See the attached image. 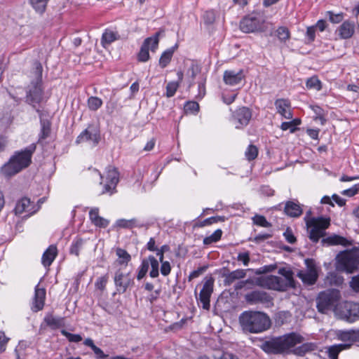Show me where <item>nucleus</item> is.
<instances>
[{"label": "nucleus", "instance_id": "62", "mask_svg": "<svg viewBox=\"0 0 359 359\" xmlns=\"http://www.w3.org/2000/svg\"><path fill=\"white\" fill-rule=\"evenodd\" d=\"M205 79H204L203 81L198 83V93L196 96V99L201 100L205 95Z\"/></svg>", "mask_w": 359, "mask_h": 359}, {"label": "nucleus", "instance_id": "60", "mask_svg": "<svg viewBox=\"0 0 359 359\" xmlns=\"http://www.w3.org/2000/svg\"><path fill=\"white\" fill-rule=\"evenodd\" d=\"M327 15L329 16V20L333 23H339L343 20V13L334 14L332 11H327Z\"/></svg>", "mask_w": 359, "mask_h": 359}, {"label": "nucleus", "instance_id": "42", "mask_svg": "<svg viewBox=\"0 0 359 359\" xmlns=\"http://www.w3.org/2000/svg\"><path fill=\"white\" fill-rule=\"evenodd\" d=\"M49 0H29V3L33 8L39 13H43L46 8Z\"/></svg>", "mask_w": 359, "mask_h": 359}, {"label": "nucleus", "instance_id": "45", "mask_svg": "<svg viewBox=\"0 0 359 359\" xmlns=\"http://www.w3.org/2000/svg\"><path fill=\"white\" fill-rule=\"evenodd\" d=\"M102 105V101L97 97L91 96L88 100V108L92 111H97Z\"/></svg>", "mask_w": 359, "mask_h": 359}, {"label": "nucleus", "instance_id": "19", "mask_svg": "<svg viewBox=\"0 0 359 359\" xmlns=\"http://www.w3.org/2000/svg\"><path fill=\"white\" fill-rule=\"evenodd\" d=\"M46 291L44 287H40L39 283L34 288L32 310L38 312L43 309L46 299Z\"/></svg>", "mask_w": 359, "mask_h": 359}, {"label": "nucleus", "instance_id": "43", "mask_svg": "<svg viewBox=\"0 0 359 359\" xmlns=\"http://www.w3.org/2000/svg\"><path fill=\"white\" fill-rule=\"evenodd\" d=\"M222 235V231L221 229H217L210 236H207L203 239V244L208 245L212 243H216L220 240Z\"/></svg>", "mask_w": 359, "mask_h": 359}, {"label": "nucleus", "instance_id": "23", "mask_svg": "<svg viewBox=\"0 0 359 359\" xmlns=\"http://www.w3.org/2000/svg\"><path fill=\"white\" fill-rule=\"evenodd\" d=\"M277 112L283 116L285 118L290 119L292 118V114L290 111L287 109L290 107V102L287 99H277L274 103Z\"/></svg>", "mask_w": 359, "mask_h": 359}, {"label": "nucleus", "instance_id": "61", "mask_svg": "<svg viewBox=\"0 0 359 359\" xmlns=\"http://www.w3.org/2000/svg\"><path fill=\"white\" fill-rule=\"evenodd\" d=\"M161 273L163 276H167L170 274L171 271V266L170 264L168 261H162L161 262Z\"/></svg>", "mask_w": 359, "mask_h": 359}, {"label": "nucleus", "instance_id": "10", "mask_svg": "<svg viewBox=\"0 0 359 359\" xmlns=\"http://www.w3.org/2000/svg\"><path fill=\"white\" fill-rule=\"evenodd\" d=\"M114 281L118 294L125 293L129 287L134 285V278L130 271L124 272L121 269L116 271Z\"/></svg>", "mask_w": 359, "mask_h": 359}, {"label": "nucleus", "instance_id": "25", "mask_svg": "<svg viewBox=\"0 0 359 359\" xmlns=\"http://www.w3.org/2000/svg\"><path fill=\"white\" fill-rule=\"evenodd\" d=\"M36 111L40 116L41 131L39 133V141H40L42 140H46L50 136L51 132V123L48 119L43 118L41 117L42 113L41 110L36 109Z\"/></svg>", "mask_w": 359, "mask_h": 359}, {"label": "nucleus", "instance_id": "27", "mask_svg": "<svg viewBox=\"0 0 359 359\" xmlns=\"http://www.w3.org/2000/svg\"><path fill=\"white\" fill-rule=\"evenodd\" d=\"M178 48V43H175L173 46L168 48L161 55L159 59V65L161 68H165L170 62L174 53Z\"/></svg>", "mask_w": 359, "mask_h": 359}, {"label": "nucleus", "instance_id": "39", "mask_svg": "<svg viewBox=\"0 0 359 359\" xmlns=\"http://www.w3.org/2000/svg\"><path fill=\"white\" fill-rule=\"evenodd\" d=\"M306 86L309 89H315L319 91L322 89V83L317 76H313L306 80Z\"/></svg>", "mask_w": 359, "mask_h": 359}, {"label": "nucleus", "instance_id": "4", "mask_svg": "<svg viewBox=\"0 0 359 359\" xmlns=\"http://www.w3.org/2000/svg\"><path fill=\"white\" fill-rule=\"evenodd\" d=\"M42 73L41 63L38 60L34 61L31 71L32 80L26 87L25 97V102L33 107H35V104L40 103L43 98Z\"/></svg>", "mask_w": 359, "mask_h": 359}, {"label": "nucleus", "instance_id": "8", "mask_svg": "<svg viewBox=\"0 0 359 359\" xmlns=\"http://www.w3.org/2000/svg\"><path fill=\"white\" fill-rule=\"evenodd\" d=\"M337 257L338 270L352 273L358 269L359 249L354 248L351 250L344 251Z\"/></svg>", "mask_w": 359, "mask_h": 359}, {"label": "nucleus", "instance_id": "53", "mask_svg": "<svg viewBox=\"0 0 359 359\" xmlns=\"http://www.w3.org/2000/svg\"><path fill=\"white\" fill-rule=\"evenodd\" d=\"M276 269V264L265 265L252 271L256 275H261L273 271Z\"/></svg>", "mask_w": 359, "mask_h": 359}, {"label": "nucleus", "instance_id": "30", "mask_svg": "<svg viewBox=\"0 0 359 359\" xmlns=\"http://www.w3.org/2000/svg\"><path fill=\"white\" fill-rule=\"evenodd\" d=\"M119 173L116 168L108 166L107 168V182H109L113 185V188L116 189V187L119 181Z\"/></svg>", "mask_w": 359, "mask_h": 359}, {"label": "nucleus", "instance_id": "24", "mask_svg": "<svg viewBox=\"0 0 359 359\" xmlns=\"http://www.w3.org/2000/svg\"><path fill=\"white\" fill-rule=\"evenodd\" d=\"M57 255V247L54 245H50L43 252L41 257V263L45 266L51 265L54 259Z\"/></svg>", "mask_w": 359, "mask_h": 359}, {"label": "nucleus", "instance_id": "52", "mask_svg": "<svg viewBox=\"0 0 359 359\" xmlns=\"http://www.w3.org/2000/svg\"><path fill=\"white\" fill-rule=\"evenodd\" d=\"M61 334L66 337L70 342H79L82 340V337L80 334H72L65 330H61Z\"/></svg>", "mask_w": 359, "mask_h": 359}, {"label": "nucleus", "instance_id": "47", "mask_svg": "<svg viewBox=\"0 0 359 359\" xmlns=\"http://www.w3.org/2000/svg\"><path fill=\"white\" fill-rule=\"evenodd\" d=\"M252 219L253 224L255 225H257V226H259L262 227H266V228L271 226V224L270 222H269L266 220V217L263 215H255L252 217Z\"/></svg>", "mask_w": 359, "mask_h": 359}, {"label": "nucleus", "instance_id": "6", "mask_svg": "<svg viewBox=\"0 0 359 359\" xmlns=\"http://www.w3.org/2000/svg\"><path fill=\"white\" fill-rule=\"evenodd\" d=\"M311 215V210H309L304 217L309 238L313 243H317L319 240L326 236V229L330 225V218L325 217H309Z\"/></svg>", "mask_w": 359, "mask_h": 359}, {"label": "nucleus", "instance_id": "18", "mask_svg": "<svg viewBox=\"0 0 359 359\" xmlns=\"http://www.w3.org/2000/svg\"><path fill=\"white\" fill-rule=\"evenodd\" d=\"M245 74L243 69L238 72L234 70H225L223 75V81L226 85L236 86L245 79Z\"/></svg>", "mask_w": 359, "mask_h": 359}, {"label": "nucleus", "instance_id": "5", "mask_svg": "<svg viewBox=\"0 0 359 359\" xmlns=\"http://www.w3.org/2000/svg\"><path fill=\"white\" fill-rule=\"evenodd\" d=\"M302 340V336L292 332L265 341L261 348L267 353L280 354L294 347L297 344L301 343Z\"/></svg>", "mask_w": 359, "mask_h": 359}, {"label": "nucleus", "instance_id": "28", "mask_svg": "<svg viewBox=\"0 0 359 359\" xmlns=\"http://www.w3.org/2000/svg\"><path fill=\"white\" fill-rule=\"evenodd\" d=\"M241 29L245 33L253 32L257 29L258 22L253 18H245L240 23Z\"/></svg>", "mask_w": 359, "mask_h": 359}, {"label": "nucleus", "instance_id": "2", "mask_svg": "<svg viewBox=\"0 0 359 359\" xmlns=\"http://www.w3.org/2000/svg\"><path fill=\"white\" fill-rule=\"evenodd\" d=\"M36 146L31 144L25 149L15 151L8 161L1 167L2 175L9 178L29 167Z\"/></svg>", "mask_w": 359, "mask_h": 359}, {"label": "nucleus", "instance_id": "16", "mask_svg": "<svg viewBox=\"0 0 359 359\" xmlns=\"http://www.w3.org/2000/svg\"><path fill=\"white\" fill-rule=\"evenodd\" d=\"M214 280L210 278L205 280L200 291L198 300L203 304V308L208 310L210 309V299L213 291Z\"/></svg>", "mask_w": 359, "mask_h": 359}, {"label": "nucleus", "instance_id": "48", "mask_svg": "<svg viewBox=\"0 0 359 359\" xmlns=\"http://www.w3.org/2000/svg\"><path fill=\"white\" fill-rule=\"evenodd\" d=\"M222 221H224V218L222 217H219V216L210 217L209 218L204 219L203 221L196 223L195 224V226H198V227H203L205 226L211 225L214 223H217L218 222H222Z\"/></svg>", "mask_w": 359, "mask_h": 359}, {"label": "nucleus", "instance_id": "17", "mask_svg": "<svg viewBox=\"0 0 359 359\" xmlns=\"http://www.w3.org/2000/svg\"><path fill=\"white\" fill-rule=\"evenodd\" d=\"M224 269V272L222 273V276L224 278V285L225 286H230L236 280L244 278L246 276L247 271H254V269H239L233 271H229L228 269L225 268Z\"/></svg>", "mask_w": 359, "mask_h": 359}, {"label": "nucleus", "instance_id": "37", "mask_svg": "<svg viewBox=\"0 0 359 359\" xmlns=\"http://www.w3.org/2000/svg\"><path fill=\"white\" fill-rule=\"evenodd\" d=\"M116 225L121 228H126V229H131L134 226H139L142 227L143 225L137 223V220L136 219H118L116 222Z\"/></svg>", "mask_w": 359, "mask_h": 359}, {"label": "nucleus", "instance_id": "11", "mask_svg": "<svg viewBox=\"0 0 359 359\" xmlns=\"http://www.w3.org/2000/svg\"><path fill=\"white\" fill-rule=\"evenodd\" d=\"M340 318L348 323H354L359 320V303L345 302L339 309Z\"/></svg>", "mask_w": 359, "mask_h": 359}, {"label": "nucleus", "instance_id": "7", "mask_svg": "<svg viewBox=\"0 0 359 359\" xmlns=\"http://www.w3.org/2000/svg\"><path fill=\"white\" fill-rule=\"evenodd\" d=\"M341 298L339 290L336 289L320 292L316 298V308L320 313H327L333 310Z\"/></svg>", "mask_w": 359, "mask_h": 359}, {"label": "nucleus", "instance_id": "34", "mask_svg": "<svg viewBox=\"0 0 359 359\" xmlns=\"http://www.w3.org/2000/svg\"><path fill=\"white\" fill-rule=\"evenodd\" d=\"M350 348V344H334L328 348V355L330 359H338L339 353Z\"/></svg>", "mask_w": 359, "mask_h": 359}, {"label": "nucleus", "instance_id": "12", "mask_svg": "<svg viewBox=\"0 0 359 359\" xmlns=\"http://www.w3.org/2000/svg\"><path fill=\"white\" fill-rule=\"evenodd\" d=\"M162 32H156L153 36L147 38L140 50V52L137 55V59L140 62H145L149 59V49L154 52L158 48V42H159V36Z\"/></svg>", "mask_w": 359, "mask_h": 359}, {"label": "nucleus", "instance_id": "63", "mask_svg": "<svg viewBox=\"0 0 359 359\" xmlns=\"http://www.w3.org/2000/svg\"><path fill=\"white\" fill-rule=\"evenodd\" d=\"M285 240L291 244H293L296 242L297 239L294 236L292 231L290 228H287L286 231L283 233Z\"/></svg>", "mask_w": 359, "mask_h": 359}, {"label": "nucleus", "instance_id": "57", "mask_svg": "<svg viewBox=\"0 0 359 359\" xmlns=\"http://www.w3.org/2000/svg\"><path fill=\"white\" fill-rule=\"evenodd\" d=\"M208 268V265H205L198 268L196 270L193 271L189 276V280H191L198 278L200 275L203 273Z\"/></svg>", "mask_w": 359, "mask_h": 359}, {"label": "nucleus", "instance_id": "15", "mask_svg": "<svg viewBox=\"0 0 359 359\" xmlns=\"http://www.w3.org/2000/svg\"><path fill=\"white\" fill-rule=\"evenodd\" d=\"M39 205H34L32 203L29 198L23 197L17 202L14 211L15 215L27 212L29 215H32L39 211Z\"/></svg>", "mask_w": 359, "mask_h": 359}, {"label": "nucleus", "instance_id": "35", "mask_svg": "<svg viewBox=\"0 0 359 359\" xmlns=\"http://www.w3.org/2000/svg\"><path fill=\"white\" fill-rule=\"evenodd\" d=\"M116 253L118 257V259L116 261V263L120 265H125L126 266L128 263L131 259V257L129 253L126 250L121 248H117Z\"/></svg>", "mask_w": 359, "mask_h": 359}, {"label": "nucleus", "instance_id": "32", "mask_svg": "<svg viewBox=\"0 0 359 359\" xmlns=\"http://www.w3.org/2000/svg\"><path fill=\"white\" fill-rule=\"evenodd\" d=\"M336 337L338 340L345 342L344 344H350V347L353 344L352 329L348 330H337L336 332Z\"/></svg>", "mask_w": 359, "mask_h": 359}, {"label": "nucleus", "instance_id": "59", "mask_svg": "<svg viewBox=\"0 0 359 359\" xmlns=\"http://www.w3.org/2000/svg\"><path fill=\"white\" fill-rule=\"evenodd\" d=\"M359 191V184H355L352 187L344 190L341 194L344 196L352 197L357 194Z\"/></svg>", "mask_w": 359, "mask_h": 359}, {"label": "nucleus", "instance_id": "14", "mask_svg": "<svg viewBox=\"0 0 359 359\" xmlns=\"http://www.w3.org/2000/svg\"><path fill=\"white\" fill-rule=\"evenodd\" d=\"M92 141L95 145L97 144L100 141V131L97 127L89 125L77 137L75 141L76 144Z\"/></svg>", "mask_w": 359, "mask_h": 359}, {"label": "nucleus", "instance_id": "38", "mask_svg": "<svg viewBox=\"0 0 359 359\" xmlns=\"http://www.w3.org/2000/svg\"><path fill=\"white\" fill-rule=\"evenodd\" d=\"M327 280L331 285L340 287L343 285L344 279L343 276L339 275L336 272H331L327 276Z\"/></svg>", "mask_w": 359, "mask_h": 359}, {"label": "nucleus", "instance_id": "29", "mask_svg": "<svg viewBox=\"0 0 359 359\" xmlns=\"http://www.w3.org/2000/svg\"><path fill=\"white\" fill-rule=\"evenodd\" d=\"M119 36L117 32H113L110 29H106L102 34L101 39V44L104 48L110 45L112 42L118 39Z\"/></svg>", "mask_w": 359, "mask_h": 359}, {"label": "nucleus", "instance_id": "13", "mask_svg": "<svg viewBox=\"0 0 359 359\" xmlns=\"http://www.w3.org/2000/svg\"><path fill=\"white\" fill-rule=\"evenodd\" d=\"M252 118L251 110L246 107L237 109L232 115V121L236 128L241 129L248 125Z\"/></svg>", "mask_w": 359, "mask_h": 359}, {"label": "nucleus", "instance_id": "49", "mask_svg": "<svg viewBox=\"0 0 359 359\" xmlns=\"http://www.w3.org/2000/svg\"><path fill=\"white\" fill-rule=\"evenodd\" d=\"M245 156L248 161L255 159L258 155V149L256 146L250 144L245 151Z\"/></svg>", "mask_w": 359, "mask_h": 359}, {"label": "nucleus", "instance_id": "33", "mask_svg": "<svg viewBox=\"0 0 359 359\" xmlns=\"http://www.w3.org/2000/svg\"><path fill=\"white\" fill-rule=\"evenodd\" d=\"M86 242V240H85L82 238L78 237V236L76 237L70 246V248H69L70 254L74 255L76 257H79V252L83 248Z\"/></svg>", "mask_w": 359, "mask_h": 359}, {"label": "nucleus", "instance_id": "50", "mask_svg": "<svg viewBox=\"0 0 359 359\" xmlns=\"http://www.w3.org/2000/svg\"><path fill=\"white\" fill-rule=\"evenodd\" d=\"M184 108L186 113L196 114L199 111V104L194 101H188Z\"/></svg>", "mask_w": 359, "mask_h": 359}, {"label": "nucleus", "instance_id": "31", "mask_svg": "<svg viewBox=\"0 0 359 359\" xmlns=\"http://www.w3.org/2000/svg\"><path fill=\"white\" fill-rule=\"evenodd\" d=\"M316 346L313 343H304L301 346L294 348L292 353L298 356H304L307 353L314 351Z\"/></svg>", "mask_w": 359, "mask_h": 359}, {"label": "nucleus", "instance_id": "1", "mask_svg": "<svg viewBox=\"0 0 359 359\" xmlns=\"http://www.w3.org/2000/svg\"><path fill=\"white\" fill-rule=\"evenodd\" d=\"M239 323L245 333H262L271 325L269 316L262 311H245L239 316Z\"/></svg>", "mask_w": 359, "mask_h": 359}, {"label": "nucleus", "instance_id": "3", "mask_svg": "<svg viewBox=\"0 0 359 359\" xmlns=\"http://www.w3.org/2000/svg\"><path fill=\"white\" fill-rule=\"evenodd\" d=\"M278 274L283 278L276 276L259 277L255 280V284L259 287L277 291H285L289 287H294L295 282L292 270L283 267L278 269Z\"/></svg>", "mask_w": 359, "mask_h": 359}, {"label": "nucleus", "instance_id": "54", "mask_svg": "<svg viewBox=\"0 0 359 359\" xmlns=\"http://www.w3.org/2000/svg\"><path fill=\"white\" fill-rule=\"evenodd\" d=\"M108 279L109 277L107 274L98 278L95 283L96 288L101 291L104 290Z\"/></svg>", "mask_w": 359, "mask_h": 359}, {"label": "nucleus", "instance_id": "58", "mask_svg": "<svg viewBox=\"0 0 359 359\" xmlns=\"http://www.w3.org/2000/svg\"><path fill=\"white\" fill-rule=\"evenodd\" d=\"M237 260L242 262L244 266H248L250 262V252L247 251L238 253Z\"/></svg>", "mask_w": 359, "mask_h": 359}, {"label": "nucleus", "instance_id": "22", "mask_svg": "<svg viewBox=\"0 0 359 359\" xmlns=\"http://www.w3.org/2000/svg\"><path fill=\"white\" fill-rule=\"evenodd\" d=\"M284 212L290 217H299L303 210L298 202L288 201L285 204Z\"/></svg>", "mask_w": 359, "mask_h": 359}, {"label": "nucleus", "instance_id": "55", "mask_svg": "<svg viewBox=\"0 0 359 359\" xmlns=\"http://www.w3.org/2000/svg\"><path fill=\"white\" fill-rule=\"evenodd\" d=\"M316 38V29L314 26L309 27L306 32V43L309 44L314 41Z\"/></svg>", "mask_w": 359, "mask_h": 359}, {"label": "nucleus", "instance_id": "21", "mask_svg": "<svg viewBox=\"0 0 359 359\" xmlns=\"http://www.w3.org/2000/svg\"><path fill=\"white\" fill-rule=\"evenodd\" d=\"M337 32L342 39H350L355 32L354 22L344 21L337 29Z\"/></svg>", "mask_w": 359, "mask_h": 359}, {"label": "nucleus", "instance_id": "51", "mask_svg": "<svg viewBox=\"0 0 359 359\" xmlns=\"http://www.w3.org/2000/svg\"><path fill=\"white\" fill-rule=\"evenodd\" d=\"M179 86H180L179 82H175V81L169 82L166 86V96L168 97H171L174 96Z\"/></svg>", "mask_w": 359, "mask_h": 359}, {"label": "nucleus", "instance_id": "36", "mask_svg": "<svg viewBox=\"0 0 359 359\" xmlns=\"http://www.w3.org/2000/svg\"><path fill=\"white\" fill-rule=\"evenodd\" d=\"M147 259L149 261V265H151L150 277L153 278L158 277L159 275L158 261L152 255H149Z\"/></svg>", "mask_w": 359, "mask_h": 359}, {"label": "nucleus", "instance_id": "9", "mask_svg": "<svg viewBox=\"0 0 359 359\" xmlns=\"http://www.w3.org/2000/svg\"><path fill=\"white\" fill-rule=\"evenodd\" d=\"M245 300L249 305L262 304L266 307L273 305V297L266 291L255 290L245 294Z\"/></svg>", "mask_w": 359, "mask_h": 359}, {"label": "nucleus", "instance_id": "44", "mask_svg": "<svg viewBox=\"0 0 359 359\" xmlns=\"http://www.w3.org/2000/svg\"><path fill=\"white\" fill-rule=\"evenodd\" d=\"M301 123L299 118H295L288 122H283L280 128L283 130H290V133H294L297 130V126Z\"/></svg>", "mask_w": 359, "mask_h": 359}, {"label": "nucleus", "instance_id": "56", "mask_svg": "<svg viewBox=\"0 0 359 359\" xmlns=\"http://www.w3.org/2000/svg\"><path fill=\"white\" fill-rule=\"evenodd\" d=\"M10 338L7 337L3 331H0V354L6 350L7 344Z\"/></svg>", "mask_w": 359, "mask_h": 359}, {"label": "nucleus", "instance_id": "41", "mask_svg": "<svg viewBox=\"0 0 359 359\" xmlns=\"http://www.w3.org/2000/svg\"><path fill=\"white\" fill-rule=\"evenodd\" d=\"M276 35L281 42H286L290 38V32L286 27H279L276 31Z\"/></svg>", "mask_w": 359, "mask_h": 359}, {"label": "nucleus", "instance_id": "40", "mask_svg": "<svg viewBox=\"0 0 359 359\" xmlns=\"http://www.w3.org/2000/svg\"><path fill=\"white\" fill-rule=\"evenodd\" d=\"M44 320L47 325L54 330L62 327L63 324V319L62 318H55L52 316L46 317Z\"/></svg>", "mask_w": 359, "mask_h": 359}, {"label": "nucleus", "instance_id": "46", "mask_svg": "<svg viewBox=\"0 0 359 359\" xmlns=\"http://www.w3.org/2000/svg\"><path fill=\"white\" fill-rule=\"evenodd\" d=\"M149 270V261L146 259H142L141 264L138 269L137 279L142 280L147 274Z\"/></svg>", "mask_w": 359, "mask_h": 359}, {"label": "nucleus", "instance_id": "64", "mask_svg": "<svg viewBox=\"0 0 359 359\" xmlns=\"http://www.w3.org/2000/svg\"><path fill=\"white\" fill-rule=\"evenodd\" d=\"M350 287L355 291L359 292V274L352 277L350 281Z\"/></svg>", "mask_w": 359, "mask_h": 359}, {"label": "nucleus", "instance_id": "26", "mask_svg": "<svg viewBox=\"0 0 359 359\" xmlns=\"http://www.w3.org/2000/svg\"><path fill=\"white\" fill-rule=\"evenodd\" d=\"M297 276L302 280L304 284L307 285H313L317 281L318 274V271H299L297 273Z\"/></svg>", "mask_w": 359, "mask_h": 359}, {"label": "nucleus", "instance_id": "20", "mask_svg": "<svg viewBox=\"0 0 359 359\" xmlns=\"http://www.w3.org/2000/svg\"><path fill=\"white\" fill-rule=\"evenodd\" d=\"M322 237L321 244L323 246H331V245H341L344 247L349 246L352 243L350 241L347 240L346 238L333 234L328 237L324 238Z\"/></svg>", "mask_w": 359, "mask_h": 359}]
</instances>
